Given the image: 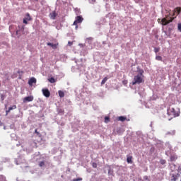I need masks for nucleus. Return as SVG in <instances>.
Here are the masks:
<instances>
[{"label": "nucleus", "instance_id": "1", "mask_svg": "<svg viewBox=\"0 0 181 181\" xmlns=\"http://www.w3.org/2000/svg\"><path fill=\"white\" fill-rule=\"evenodd\" d=\"M141 83H144V78H142V72H140L134 76L132 85L135 86V84H141Z\"/></svg>", "mask_w": 181, "mask_h": 181}, {"label": "nucleus", "instance_id": "2", "mask_svg": "<svg viewBox=\"0 0 181 181\" xmlns=\"http://www.w3.org/2000/svg\"><path fill=\"white\" fill-rule=\"evenodd\" d=\"M173 19H175V18H169V15H167L165 16V18H163L161 20V25H163V26H166V25H169L170 22H173Z\"/></svg>", "mask_w": 181, "mask_h": 181}, {"label": "nucleus", "instance_id": "3", "mask_svg": "<svg viewBox=\"0 0 181 181\" xmlns=\"http://www.w3.org/2000/svg\"><path fill=\"white\" fill-rule=\"evenodd\" d=\"M83 21H84V18H83V16H78L76 17V20L74 22V25L76 26V28L77 29V28H78V23H81V22H83Z\"/></svg>", "mask_w": 181, "mask_h": 181}, {"label": "nucleus", "instance_id": "4", "mask_svg": "<svg viewBox=\"0 0 181 181\" xmlns=\"http://www.w3.org/2000/svg\"><path fill=\"white\" fill-rule=\"evenodd\" d=\"M42 91L45 97H46L47 98H49V97H50V91L49 90V89L43 88Z\"/></svg>", "mask_w": 181, "mask_h": 181}, {"label": "nucleus", "instance_id": "5", "mask_svg": "<svg viewBox=\"0 0 181 181\" xmlns=\"http://www.w3.org/2000/svg\"><path fill=\"white\" fill-rule=\"evenodd\" d=\"M32 21V17H30V14L28 13L25 15V18L23 19V23H25V25H28V21Z\"/></svg>", "mask_w": 181, "mask_h": 181}, {"label": "nucleus", "instance_id": "6", "mask_svg": "<svg viewBox=\"0 0 181 181\" xmlns=\"http://www.w3.org/2000/svg\"><path fill=\"white\" fill-rule=\"evenodd\" d=\"M33 96L30 95L23 98V103H30L33 100Z\"/></svg>", "mask_w": 181, "mask_h": 181}, {"label": "nucleus", "instance_id": "7", "mask_svg": "<svg viewBox=\"0 0 181 181\" xmlns=\"http://www.w3.org/2000/svg\"><path fill=\"white\" fill-rule=\"evenodd\" d=\"M179 177H180V174H179V173L173 174L171 180L176 181V180H177V179H179Z\"/></svg>", "mask_w": 181, "mask_h": 181}, {"label": "nucleus", "instance_id": "8", "mask_svg": "<svg viewBox=\"0 0 181 181\" xmlns=\"http://www.w3.org/2000/svg\"><path fill=\"white\" fill-rule=\"evenodd\" d=\"M29 86H33V84H36V78L33 77L28 81Z\"/></svg>", "mask_w": 181, "mask_h": 181}, {"label": "nucleus", "instance_id": "9", "mask_svg": "<svg viewBox=\"0 0 181 181\" xmlns=\"http://www.w3.org/2000/svg\"><path fill=\"white\" fill-rule=\"evenodd\" d=\"M181 12V8L180 7H177L175 10H174V13L173 16H175V15H176V16H177V15H179V13H180Z\"/></svg>", "mask_w": 181, "mask_h": 181}, {"label": "nucleus", "instance_id": "10", "mask_svg": "<svg viewBox=\"0 0 181 181\" xmlns=\"http://www.w3.org/2000/svg\"><path fill=\"white\" fill-rule=\"evenodd\" d=\"M47 45V46H50L51 47H52V49H57V46H59V43L53 44L51 42H48Z\"/></svg>", "mask_w": 181, "mask_h": 181}, {"label": "nucleus", "instance_id": "11", "mask_svg": "<svg viewBox=\"0 0 181 181\" xmlns=\"http://www.w3.org/2000/svg\"><path fill=\"white\" fill-rule=\"evenodd\" d=\"M49 16L51 19H56V16H57V14L56 13L55 11H53L49 14Z\"/></svg>", "mask_w": 181, "mask_h": 181}, {"label": "nucleus", "instance_id": "12", "mask_svg": "<svg viewBox=\"0 0 181 181\" xmlns=\"http://www.w3.org/2000/svg\"><path fill=\"white\" fill-rule=\"evenodd\" d=\"M170 159L171 162H175V160H177V156L176 155L171 156Z\"/></svg>", "mask_w": 181, "mask_h": 181}, {"label": "nucleus", "instance_id": "13", "mask_svg": "<svg viewBox=\"0 0 181 181\" xmlns=\"http://www.w3.org/2000/svg\"><path fill=\"white\" fill-rule=\"evenodd\" d=\"M118 121H121L122 122H124V121H127V117L124 116H120L118 117Z\"/></svg>", "mask_w": 181, "mask_h": 181}, {"label": "nucleus", "instance_id": "14", "mask_svg": "<svg viewBox=\"0 0 181 181\" xmlns=\"http://www.w3.org/2000/svg\"><path fill=\"white\" fill-rule=\"evenodd\" d=\"M0 181H8L6 177L4 175H0Z\"/></svg>", "mask_w": 181, "mask_h": 181}, {"label": "nucleus", "instance_id": "15", "mask_svg": "<svg viewBox=\"0 0 181 181\" xmlns=\"http://www.w3.org/2000/svg\"><path fill=\"white\" fill-rule=\"evenodd\" d=\"M127 163H132V156H127Z\"/></svg>", "mask_w": 181, "mask_h": 181}, {"label": "nucleus", "instance_id": "16", "mask_svg": "<svg viewBox=\"0 0 181 181\" xmlns=\"http://www.w3.org/2000/svg\"><path fill=\"white\" fill-rule=\"evenodd\" d=\"M58 94L59 97H61V98H63V97H64V92H63L62 90H59Z\"/></svg>", "mask_w": 181, "mask_h": 181}, {"label": "nucleus", "instance_id": "17", "mask_svg": "<svg viewBox=\"0 0 181 181\" xmlns=\"http://www.w3.org/2000/svg\"><path fill=\"white\" fill-rule=\"evenodd\" d=\"M107 80H108V78L107 77H105L102 81H101V86H104V83H107Z\"/></svg>", "mask_w": 181, "mask_h": 181}, {"label": "nucleus", "instance_id": "18", "mask_svg": "<svg viewBox=\"0 0 181 181\" xmlns=\"http://www.w3.org/2000/svg\"><path fill=\"white\" fill-rule=\"evenodd\" d=\"M48 81H49V83H56V79H54V78L52 77L48 79Z\"/></svg>", "mask_w": 181, "mask_h": 181}, {"label": "nucleus", "instance_id": "19", "mask_svg": "<svg viewBox=\"0 0 181 181\" xmlns=\"http://www.w3.org/2000/svg\"><path fill=\"white\" fill-rule=\"evenodd\" d=\"M9 111H12V110H16V105H14L8 108Z\"/></svg>", "mask_w": 181, "mask_h": 181}, {"label": "nucleus", "instance_id": "20", "mask_svg": "<svg viewBox=\"0 0 181 181\" xmlns=\"http://www.w3.org/2000/svg\"><path fill=\"white\" fill-rule=\"evenodd\" d=\"M160 165H165L166 164V160L161 159L160 160Z\"/></svg>", "mask_w": 181, "mask_h": 181}, {"label": "nucleus", "instance_id": "21", "mask_svg": "<svg viewBox=\"0 0 181 181\" xmlns=\"http://www.w3.org/2000/svg\"><path fill=\"white\" fill-rule=\"evenodd\" d=\"M156 60H158V62H162V57L160 56H156Z\"/></svg>", "mask_w": 181, "mask_h": 181}, {"label": "nucleus", "instance_id": "22", "mask_svg": "<svg viewBox=\"0 0 181 181\" xmlns=\"http://www.w3.org/2000/svg\"><path fill=\"white\" fill-rule=\"evenodd\" d=\"M105 122L107 124V122H110V117H105Z\"/></svg>", "mask_w": 181, "mask_h": 181}, {"label": "nucleus", "instance_id": "23", "mask_svg": "<svg viewBox=\"0 0 181 181\" xmlns=\"http://www.w3.org/2000/svg\"><path fill=\"white\" fill-rule=\"evenodd\" d=\"M160 50V47H154V52L155 53H158Z\"/></svg>", "mask_w": 181, "mask_h": 181}, {"label": "nucleus", "instance_id": "24", "mask_svg": "<svg viewBox=\"0 0 181 181\" xmlns=\"http://www.w3.org/2000/svg\"><path fill=\"white\" fill-rule=\"evenodd\" d=\"M39 166H40V168L45 166V161H41V162H40Z\"/></svg>", "mask_w": 181, "mask_h": 181}, {"label": "nucleus", "instance_id": "25", "mask_svg": "<svg viewBox=\"0 0 181 181\" xmlns=\"http://www.w3.org/2000/svg\"><path fill=\"white\" fill-rule=\"evenodd\" d=\"M35 134H37V135H38V136H42V135L40 134V133L39 132H37V129H36L35 130Z\"/></svg>", "mask_w": 181, "mask_h": 181}, {"label": "nucleus", "instance_id": "26", "mask_svg": "<svg viewBox=\"0 0 181 181\" xmlns=\"http://www.w3.org/2000/svg\"><path fill=\"white\" fill-rule=\"evenodd\" d=\"M81 180H83V178H76L73 180V181H81Z\"/></svg>", "mask_w": 181, "mask_h": 181}, {"label": "nucleus", "instance_id": "27", "mask_svg": "<svg viewBox=\"0 0 181 181\" xmlns=\"http://www.w3.org/2000/svg\"><path fill=\"white\" fill-rule=\"evenodd\" d=\"M1 98L2 101H4V100H5V95L1 94Z\"/></svg>", "mask_w": 181, "mask_h": 181}, {"label": "nucleus", "instance_id": "28", "mask_svg": "<svg viewBox=\"0 0 181 181\" xmlns=\"http://www.w3.org/2000/svg\"><path fill=\"white\" fill-rule=\"evenodd\" d=\"M178 30H180V32H181V23L178 24Z\"/></svg>", "mask_w": 181, "mask_h": 181}, {"label": "nucleus", "instance_id": "29", "mask_svg": "<svg viewBox=\"0 0 181 181\" xmlns=\"http://www.w3.org/2000/svg\"><path fill=\"white\" fill-rule=\"evenodd\" d=\"M93 168H97V164L95 163H93L92 164Z\"/></svg>", "mask_w": 181, "mask_h": 181}, {"label": "nucleus", "instance_id": "30", "mask_svg": "<svg viewBox=\"0 0 181 181\" xmlns=\"http://www.w3.org/2000/svg\"><path fill=\"white\" fill-rule=\"evenodd\" d=\"M68 45H69V46H73V42L69 41Z\"/></svg>", "mask_w": 181, "mask_h": 181}, {"label": "nucleus", "instance_id": "31", "mask_svg": "<svg viewBox=\"0 0 181 181\" xmlns=\"http://www.w3.org/2000/svg\"><path fill=\"white\" fill-rule=\"evenodd\" d=\"M171 112H173V115H175V108H172Z\"/></svg>", "mask_w": 181, "mask_h": 181}, {"label": "nucleus", "instance_id": "32", "mask_svg": "<svg viewBox=\"0 0 181 181\" xmlns=\"http://www.w3.org/2000/svg\"><path fill=\"white\" fill-rule=\"evenodd\" d=\"M9 112H11V110H9V109L8 110L6 111V115H8V114H9Z\"/></svg>", "mask_w": 181, "mask_h": 181}, {"label": "nucleus", "instance_id": "33", "mask_svg": "<svg viewBox=\"0 0 181 181\" xmlns=\"http://www.w3.org/2000/svg\"><path fill=\"white\" fill-rule=\"evenodd\" d=\"M122 83L124 85L128 84V81H123Z\"/></svg>", "mask_w": 181, "mask_h": 181}, {"label": "nucleus", "instance_id": "34", "mask_svg": "<svg viewBox=\"0 0 181 181\" xmlns=\"http://www.w3.org/2000/svg\"><path fill=\"white\" fill-rule=\"evenodd\" d=\"M59 112H64V110L60 109V110H59Z\"/></svg>", "mask_w": 181, "mask_h": 181}, {"label": "nucleus", "instance_id": "35", "mask_svg": "<svg viewBox=\"0 0 181 181\" xmlns=\"http://www.w3.org/2000/svg\"><path fill=\"white\" fill-rule=\"evenodd\" d=\"M33 2H37L39 0H31Z\"/></svg>", "mask_w": 181, "mask_h": 181}, {"label": "nucleus", "instance_id": "36", "mask_svg": "<svg viewBox=\"0 0 181 181\" xmlns=\"http://www.w3.org/2000/svg\"><path fill=\"white\" fill-rule=\"evenodd\" d=\"M18 33H19V30H16V35H18Z\"/></svg>", "mask_w": 181, "mask_h": 181}, {"label": "nucleus", "instance_id": "37", "mask_svg": "<svg viewBox=\"0 0 181 181\" xmlns=\"http://www.w3.org/2000/svg\"><path fill=\"white\" fill-rule=\"evenodd\" d=\"M158 22H160V18H158Z\"/></svg>", "mask_w": 181, "mask_h": 181}, {"label": "nucleus", "instance_id": "38", "mask_svg": "<svg viewBox=\"0 0 181 181\" xmlns=\"http://www.w3.org/2000/svg\"><path fill=\"white\" fill-rule=\"evenodd\" d=\"M18 37H20V36L18 35Z\"/></svg>", "mask_w": 181, "mask_h": 181}]
</instances>
